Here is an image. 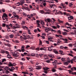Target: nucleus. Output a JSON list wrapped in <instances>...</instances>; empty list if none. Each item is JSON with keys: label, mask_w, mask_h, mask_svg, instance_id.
Wrapping results in <instances>:
<instances>
[{"label": "nucleus", "mask_w": 76, "mask_h": 76, "mask_svg": "<svg viewBox=\"0 0 76 76\" xmlns=\"http://www.w3.org/2000/svg\"><path fill=\"white\" fill-rule=\"evenodd\" d=\"M52 28H53V29H57V27H56L55 26H52Z\"/></svg>", "instance_id": "nucleus-58"}, {"label": "nucleus", "mask_w": 76, "mask_h": 76, "mask_svg": "<svg viewBox=\"0 0 76 76\" xmlns=\"http://www.w3.org/2000/svg\"><path fill=\"white\" fill-rule=\"evenodd\" d=\"M43 69L45 70L44 72V73L47 74V70H48V69H50V68L47 67H45L43 68Z\"/></svg>", "instance_id": "nucleus-2"}, {"label": "nucleus", "mask_w": 76, "mask_h": 76, "mask_svg": "<svg viewBox=\"0 0 76 76\" xmlns=\"http://www.w3.org/2000/svg\"><path fill=\"white\" fill-rule=\"evenodd\" d=\"M52 7H53V9H56L57 8V6L55 4H53L52 5L51 8H52Z\"/></svg>", "instance_id": "nucleus-12"}, {"label": "nucleus", "mask_w": 76, "mask_h": 76, "mask_svg": "<svg viewBox=\"0 0 76 76\" xmlns=\"http://www.w3.org/2000/svg\"><path fill=\"white\" fill-rule=\"evenodd\" d=\"M16 4H17V6H19L20 5H22V4L20 3L19 2L16 3Z\"/></svg>", "instance_id": "nucleus-23"}, {"label": "nucleus", "mask_w": 76, "mask_h": 76, "mask_svg": "<svg viewBox=\"0 0 76 76\" xmlns=\"http://www.w3.org/2000/svg\"><path fill=\"white\" fill-rule=\"evenodd\" d=\"M73 4H72V3H70L69 4V7H71L72 6Z\"/></svg>", "instance_id": "nucleus-57"}, {"label": "nucleus", "mask_w": 76, "mask_h": 76, "mask_svg": "<svg viewBox=\"0 0 76 76\" xmlns=\"http://www.w3.org/2000/svg\"><path fill=\"white\" fill-rule=\"evenodd\" d=\"M66 28L67 29H68V30L69 31H70L71 30V28L70 27H66Z\"/></svg>", "instance_id": "nucleus-43"}, {"label": "nucleus", "mask_w": 76, "mask_h": 76, "mask_svg": "<svg viewBox=\"0 0 76 76\" xmlns=\"http://www.w3.org/2000/svg\"><path fill=\"white\" fill-rule=\"evenodd\" d=\"M60 48L61 49H63V48H64V47L63 46H61L60 47Z\"/></svg>", "instance_id": "nucleus-56"}, {"label": "nucleus", "mask_w": 76, "mask_h": 76, "mask_svg": "<svg viewBox=\"0 0 76 76\" xmlns=\"http://www.w3.org/2000/svg\"><path fill=\"white\" fill-rule=\"evenodd\" d=\"M52 20H53V23H54L55 22H56V20H55L54 18H52Z\"/></svg>", "instance_id": "nucleus-59"}, {"label": "nucleus", "mask_w": 76, "mask_h": 76, "mask_svg": "<svg viewBox=\"0 0 76 76\" xmlns=\"http://www.w3.org/2000/svg\"><path fill=\"white\" fill-rule=\"evenodd\" d=\"M57 33L58 34H61V31L60 30H58L57 31Z\"/></svg>", "instance_id": "nucleus-39"}, {"label": "nucleus", "mask_w": 76, "mask_h": 76, "mask_svg": "<svg viewBox=\"0 0 76 76\" xmlns=\"http://www.w3.org/2000/svg\"><path fill=\"white\" fill-rule=\"evenodd\" d=\"M22 35L23 37H26V34L25 33H24Z\"/></svg>", "instance_id": "nucleus-37"}, {"label": "nucleus", "mask_w": 76, "mask_h": 76, "mask_svg": "<svg viewBox=\"0 0 76 76\" xmlns=\"http://www.w3.org/2000/svg\"><path fill=\"white\" fill-rule=\"evenodd\" d=\"M53 13H55V15H57V14H58V13H57V11L56 9L54 10L53 11Z\"/></svg>", "instance_id": "nucleus-9"}, {"label": "nucleus", "mask_w": 76, "mask_h": 76, "mask_svg": "<svg viewBox=\"0 0 76 76\" xmlns=\"http://www.w3.org/2000/svg\"><path fill=\"white\" fill-rule=\"evenodd\" d=\"M69 47H72V46H73V44L72 43L69 44Z\"/></svg>", "instance_id": "nucleus-61"}, {"label": "nucleus", "mask_w": 76, "mask_h": 76, "mask_svg": "<svg viewBox=\"0 0 76 76\" xmlns=\"http://www.w3.org/2000/svg\"><path fill=\"white\" fill-rule=\"evenodd\" d=\"M71 35H76V32L75 30H74V32H70V33Z\"/></svg>", "instance_id": "nucleus-17"}, {"label": "nucleus", "mask_w": 76, "mask_h": 76, "mask_svg": "<svg viewBox=\"0 0 76 76\" xmlns=\"http://www.w3.org/2000/svg\"><path fill=\"white\" fill-rule=\"evenodd\" d=\"M53 39V37H48V40H50V39Z\"/></svg>", "instance_id": "nucleus-32"}, {"label": "nucleus", "mask_w": 76, "mask_h": 76, "mask_svg": "<svg viewBox=\"0 0 76 76\" xmlns=\"http://www.w3.org/2000/svg\"><path fill=\"white\" fill-rule=\"evenodd\" d=\"M45 31L46 32H48V31H50V28L48 27H46V29H45Z\"/></svg>", "instance_id": "nucleus-15"}, {"label": "nucleus", "mask_w": 76, "mask_h": 76, "mask_svg": "<svg viewBox=\"0 0 76 76\" xmlns=\"http://www.w3.org/2000/svg\"><path fill=\"white\" fill-rule=\"evenodd\" d=\"M4 61H6V59L5 58H4L2 59V61L1 62L2 63H3V62H4Z\"/></svg>", "instance_id": "nucleus-30"}, {"label": "nucleus", "mask_w": 76, "mask_h": 76, "mask_svg": "<svg viewBox=\"0 0 76 76\" xmlns=\"http://www.w3.org/2000/svg\"><path fill=\"white\" fill-rule=\"evenodd\" d=\"M31 56L32 57H35V54L33 53H31Z\"/></svg>", "instance_id": "nucleus-38"}, {"label": "nucleus", "mask_w": 76, "mask_h": 76, "mask_svg": "<svg viewBox=\"0 0 76 76\" xmlns=\"http://www.w3.org/2000/svg\"><path fill=\"white\" fill-rule=\"evenodd\" d=\"M40 13H42V14H43V13H44V11L42 10H41L40 11Z\"/></svg>", "instance_id": "nucleus-49"}, {"label": "nucleus", "mask_w": 76, "mask_h": 76, "mask_svg": "<svg viewBox=\"0 0 76 76\" xmlns=\"http://www.w3.org/2000/svg\"><path fill=\"white\" fill-rule=\"evenodd\" d=\"M55 36L56 37H62L61 35H58L57 34H56Z\"/></svg>", "instance_id": "nucleus-35"}, {"label": "nucleus", "mask_w": 76, "mask_h": 76, "mask_svg": "<svg viewBox=\"0 0 76 76\" xmlns=\"http://www.w3.org/2000/svg\"><path fill=\"white\" fill-rule=\"evenodd\" d=\"M12 64V66H14L16 65V63H13Z\"/></svg>", "instance_id": "nucleus-63"}, {"label": "nucleus", "mask_w": 76, "mask_h": 76, "mask_svg": "<svg viewBox=\"0 0 76 76\" xmlns=\"http://www.w3.org/2000/svg\"><path fill=\"white\" fill-rule=\"evenodd\" d=\"M66 62H64V64L65 65H67L70 62V61L67 59L66 60Z\"/></svg>", "instance_id": "nucleus-3"}, {"label": "nucleus", "mask_w": 76, "mask_h": 76, "mask_svg": "<svg viewBox=\"0 0 76 76\" xmlns=\"http://www.w3.org/2000/svg\"><path fill=\"white\" fill-rule=\"evenodd\" d=\"M66 25H68V26H72V25H71V24H69L68 23H66Z\"/></svg>", "instance_id": "nucleus-47"}, {"label": "nucleus", "mask_w": 76, "mask_h": 76, "mask_svg": "<svg viewBox=\"0 0 76 76\" xmlns=\"http://www.w3.org/2000/svg\"><path fill=\"white\" fill-rule=\"evenodd\" d=\"M7 57L8 58H12V57H11V56H10V55L9 54L7 55Z\"/></svg>", "instance_id": "nucleus-27"}, {"label": "nucleus", "mask_w": 76, "mask_h": 76, "mask_svg": "<svg viewBox=\"0 0 76 76\" xmlns=\"http://www.w3.org/2000/svg\"><path fill=\"white\" fill-rule=\"evenodd\" d=\"M2 19H3L4 20H5V21H8V18L7 17H2Z\"/></svg>", "instance_id": "nucleus-13"}, {"label": "nucleus", "mask_w": 76, "mask_h": 76, "mask_svg": "<svg viewBox=\"0 0 76 76\" xmlns=\"http://www.w3.org/2000/svg\"><path fill=\"white\" fill-rule=\"evenodd\" d=\"M27 1V3H31V1Z\"/></svg>", "instance_id": "nucleus-55"}, {"label": "nucleus", "mask_w": 76, "mask_h": 76, "mask_svg": "<svg viewBox=\"0 0 76 76\" xmlns=\"http://www.w3.org/2000/svg\"><path fill=\"white\" fill-rule=\"evenodd\" d=\"M21 12H22V10H20V9H17L16 10V13H20Z\"/></svg>", "instance_id": "nucleus-6"}, {"label": "nucleus", "mask_w": 76, "mask_h": 76, "mask_svg": "<svg viewBox=\"0 0 76 76\" xmlns=\"http://www.w3.org/2000/svg\"><path fill=\"white\" fill-rule=\"evenodd\" d=\"M30 47V46L29 45H27L26 47V48H29Z\"/></svg>", "instance_id": "nucleus-62"}, {"label": "nucleus", "mask_w": 76, "mask_h": 76, "mask_svg": "<svg viewBox=\"0 0 76 76\" xmlns=\"http://www.w3.org/2000/svg\"><path fill=\"white\" fill-rule=\"evenodd\" d=\"M20 2L21 3V4H23V3L25 2V0H21L20 1Z\"/></svg>", "instance_id": "nucleus-33"}, {"label": "nucleus", "mask_w": 76, "mask_h": 76, "mask_svg": "<svg viewBox=\"0 0 76 76\" xmlns=\"http://www.w3.org/2000/svg\"><path fill=\"white\" fill-rule=\"evenodd\" d=\"M53 51L55 54H58V52H57V51L56 49H54L53 50Z\"/></svg>", "instance_id": "nucleus-22"}, {"label": "nucleus", "mask_w": 76, "mask_h": 76, "mask_svg": "<svg viewBox=\"0 0 76 76\" xmlns=\"http://www.w3.org/2000/svg\"><path fill=\"white\" fill-rule=\"evenodd\" d=\"M8 16H7V15L5 14V13H4L3 15V16H2L3 17H7Z\"/></svg>", "instance_id": "nucleus-25"}, {"label": "nucleus", "mask_w": 76, "mask_h": 76, "mask_svg": "<svg viewBox=\"0 0 76 76\" xmlns=\"http://www.w3.org/2000/svg\"><path fill=\"white\" fill-rule=\"evenodd\" d=\"M23 15L24 16H26L27 15V14L24 12H23Z\"/></svg>", "instance_id": "nucleus-46"}, {"label": "nucleus", "mask_w": 76, "mask_h": 76, "mask_svg": "<svg viewBox=\"0 0 76 76\" xmlns=\"http://www.w3.org/2000/svg\"><path fill=\"white\" fill-rule=\"evenodd\" d=\"M63 31H66V32H69V31H68V30L65 29H63Z\"/></svg>", "instance_id": "nucleus-60"}, {"label": "nucleus", "mask_w": 76, "mask_h": 76, "mask_svg": "<svg viewBox=\"0 0 76 76\" xmlns=\"http://www.w3.org/2000/svg\"><path fill=\"white\" fill-rule=\"evenodd\" d=\"M45 48H45V47L41 48H40V50H41L42 51V50H46Z\"/></svg>", "instance_id": "nucleus-20"}, {"label": "nucleus", "mask_w": 76, "mask_h": 76, "mask_svg": "<svg viewBox=\"0 0 76 76\" xmlns=\"http://www.w3.org/2000/svg\"><path fill=\"white\" fill-rule=\"evenodd\" d=\"M28 34H30V35H31V31L30 30H28Z\"/></svg>", "instance_id": "nucleus-45"}, {"label": "nucleus", "mask_w": 76, "mask_h": 76, "mask_svg": "<svg viewBox=\"0 0 76 76\" xmlns=\"http://www.w3.org/2000/svg\"><path fill=\"white\" fill-rule=\"evenodd\" d=\"M36 22H37V24H39V23H40V21L39 20H37Z\"/></svg>", "instance_id": "nucleus-52"}, {"label": "nucleus", "mask_w": 76, "mask_h": 76, "mask_svg": "<svg viewBox=\"0 0 76 76\" xmlns=\"http://www.w3.org/2000/svg\"><path fill=\"white\" fill-rule=\"evenodd\" d=\"M53 46H52L51 47H49L48 48V50L49 51H51L52 50H53Z\"/></svg>", "instance_id": "nucleus-10"}, {"label": "nucleus", "mask_w": 76, "mask_h": 76, "mask_svg": "<svg viewBox=\"0 0 76 76\" xmlns=\"http://www.w3.org/2000/svg\"><path fill=\"white\" fill-rule=\"evenodd\" d=\"M22 73H23V74H24V75H23V76H26V75L25 74H29L28 73L26 72H22Z\"/></svg>", "instance_id": "nucleus-19"}, {"label": "nucleus", "mask_w": 76, "mask_h": 76, "mask_svg": "<svg viewBox=\"0 0 76 76\" xmlns=\"http://www.w3.org/2000/svg\"><path fill=\"white\" fill-rule=\"evenodd\" d=\"M55 63V64H58V62H57V60H56L54 61L53 62H52V63Z\"/></svg>", "instance_id": "nucleus-29"}, {"label": "nucleus", "mask_w": 76, "mask_h": 76, "mask_svg": "<svg viewBox=\"0 0 76 76\" xmlns=\"http://www.w3.org/2000/svg\"><path fill=\"white\" fill-rule=\"evenodd\" d=\"M25 21H23L21 25H25Z\"/></svg>", "instance_id": "nucleus-51"}, {"label": "nucleus", "mask_w": 76, "mask_h": 76, "mask_svg": "<svg viewBox=\"0 0 76 76\" xmlns=\"http://www.w3.org/2000/svg\"><path fill=\"white\" fill-rule=\"evenodd\" d=\"M22 28H23V29H24L26 28H26H28L27 27H26V26H23L22 27Z\"/></svg>", "instance_id": "nucleus-41"}, {"label": "nucleus", "mask_w": 76, "mask_h": 76, "mask_svg": "<svg viewBox=\"0 0 76 76\" xmlns=\"http://www.w3.org/2000/svg\"><path fill=\"white\" fill-rule=\"evenodd\" d=\"M72 60H76V56H74V57L73 58V59H72Z\"/></svg>", "instance_id": "nucleus-53"}, {"label": "nucleus", "mask_w": 76, "mask_h": 76, "mask_svg": "<svg viewBox=\"0 0 76 76\" xmlns=\"http://www.w3.org/2000/svg\"><path fill=\"white\" fill-rule=\"evenodd\" d=\"M68 18L69 20H71L72 19H73V16H70L69 17H68Z\"/></svg>", "instance_id": "nucleus-11"}, {"label": "nucleus", "mask_w": 76, "mask_h": 76, "mask_svg": "<svg viewBox=\"0 0 76 76\" xmlns=\"http://www.w3.org/2000/svg\"><path fill=\"white\" fill-rule=\"evenodd\" d=\"M36 67H37L36 68V69H37V70H39V69H41V66H37Z\"/></svg>", "instance_id": "nucleus-16"}, {"label": "nucleus", "mask_w": 76, "mask_h": 76, "mask_svg": "<svg viewBox=\"0 0 76 76\" xmlns=\"http://www.w3.org/2000/svg\"><path fill=\"white\" fill-rule=\"evenodd\" d=\"M13 56L14 57H19V53L16 51H15L13 54Z\"/></svg>", "instance_id": "nucleus-1"}, {"label": "nucleus", "mask_w": 76, "mask_h": 76, "mask_svg": "<svg viewBox=\"0 0 76 76\" xmlns=\"http://www.w3.org/2000/svg\"><path fill=\"white\" fill-rule=\"evenodd\" d=\"M5 70H10V71L11 72L12 71V69L10 68H8V67H7V66H6L5 67Z\"/></svg>", "instance_id": "nucleus-14"}, {"label": "nucleus", "mask_w": 76, "mask_h": 76, "mask_svg": "<svg viewBox=\"0 0 76 76\" xmlns=\"http://www.w3.org/2000/svg\"><path fill=\"white\" fill-rule=\"evenodd\" d=\"M14 36V35L13 34H11L10 35V37L11 38H13Z\"/></svg>", "instance_id": "nucleus-42"}, {"label": "nucleus", "mask_w": 76, "mask_h": 76, "mask_svg": "<svg viewBox=\"0 0 76 76\" xmlns=\"http://www.w3.org/2000/svg\"><path fill=\"white\" fill-rule=\"evenodd\" d=\"M48 56H49V57H51L52 58H54V55H53L52 54H49L48 55Z\"/></svg>", "instance_id": "nucleus-18"}, {"label": "nucleus", "mask_w": 76, "mask_h": 76, "mask_svg": "<svg viewBox=\"0 0 76 76\" xmlns=\"http://www.w3.org/2000/svg\"><path fill=\"white\" fill-rule=\"evenodd\" d=\"M8 66H9V67L13 66L12 64L11 63V62H9V63L8 64Z\"/></svg>", "instance_id": "nucleus-34"}, {"label": "nucleus", "mask_w": 76, "mask_h": 76, "mask_svg": "<svg viewBox=\"0 0 76 76\" xmlns=\"http://www.w3.org/2000/svg\"><path fill=\"white\" fill-rule=\"evenodd\" d=\"M62 34L63 35H67V33L66 32H62Z\"/></svg>", "instance_id": "nucleus-26"}, {"label": "nucleus", "mask_w": 76, "mask_h": 76, "mask_svg": "<svg viewBox=\"0 0 76 76\" xmlns=\"http://www.w3.org/2000/svg\"><path fill=\"white\" fill-rule=\"evenodd\" d=\"M54 68H56V67H54L52 68V71L53 72H56V69H54Z\"/></svg>", "instance_id": "nucleus-31"}, {"label": "nucleus", "mask_w": 76, "mask_h": 76, "mask_svg": "<svg viewBox=\"0 0 76 76\" xmlns=\"http://www.w3.org/2000/svg\"><path fill=\"white\" fill-rule=\"evenodd\" d=\"M44 59L45 60H47V59H48V57H47V56L46 55H44Z\"/></svg>", "instance_id": "nucleus-28"}, {"label": "nucleus", "mask_w": 76, "mask_h": 76, "mask_svg": "<svg viewBox=\"0 0 76 76\" xmlns=\"http://www.w3.org/2000/svg\"><path fill=\"white\" fill-rule=\"evenodd\" d=\"M48 0H45V1H46V2H49V3L50 4L53 3H54L53 2V1H54V0H50L49 1H48Z\"/></svg>", "instance_id": "nucleus-7"}, {"label": "nucleus", "mask_w": 76, "mask_h": 76, "mask_svg": "<svg viewBox=\"0 0 76 76\" xmlns=\"http://www.w3.org/2000/svg\"><path fill=\"white\" fill-rule=\"evenodd\" d=\"M58 21L60 23H63L64 22L63 21L60 20L59 19H58Z\"/></svg>", "instance_id": "nucleus-24"}, {"label": "nucleus", "mask_w": 76, "mask_h": 76, "mask_svg": "<svg viewBox=\"0 0 76 76\" xmlns=\"http://www.w3.org/2000/svg\"><path fill=\"white\" fill-rule=\"evenodd\" d=\"M25 47L24 46H22V47L21 48V50L22 52H24V51H25V50L24 49Z\"/></svg>", "instance_id": "nucleus-8"}, {"label": "nucleus", "mask_w": 76, "mask_h": 76, "mask_svg": "<svg viewBox=\"0 0 76 76\" xmlns=\"http://www.w3.org/2000/svg\"><path fill=\"white\" fill-rule=\"evenodd\" d=\"M6 53V54H9V52L7 51H5V53Z\"/></svg>", "instance_id": "nucleus-48"}, {"label": "nucleus", "mask_w": 76, "mask_h": 76, "mask_svg": "<svg viewBox=\"0 0 76 76\" xmlns=\"http://www.w3.org/2000/svg\"><path fill=\"white\" fill-rule=\"evenodd\" d=\"M28 69H29V70L30 72H32L33 70H34V69H33V68L31 67V66H28Z\"/></svg>", "instance_id": "nucleus-5"}, {"label": "nucleus", "mask_w": 76, "mask_h": 76, "mask_svg": "<svg viewBox=\"0 0 76 76\" xmlns=\"http://www.w3.org/2000/svg\"><path fill=\"white\" fill-rule=\"evenodd\" d=\"M61 61H66V60H66V58H61Z\"/></svg>", "instance_id": "nucleus-21"}, {"label": "nucleus", "mask_w": 76, "mask_h": 76, "mask_svg": "<svg viewBox=\"0 0 76 76\" xmlns=\"http://www.w3.org/2000/svg\"><path fill=\"white\" fill-rule=\"evenodd\" d=\"M45 42H46V43H47V44H49V42H48V41L45 40Z\"/></svg>", "instance_id": "nucleus-64"}, {"label": "nucleus", "mask_w": 76, "mask_h": 76, "mask_svg": "<svg viewBox=\"0 0 76 76\" xmlns=\"http://www.w3.org/2000/svg\"><path fill=\"white\" fill-rule=\"evenodd\" d=\"M41 24H42V25H45V23H44V22H43V21H42L41 23Z\"/></svg>", "instance_id": "nucleus-54"}, {"label": "nucleus", "mask_w": 76, "mask_h": 76, "mask_svg": "<svg viewBox=\"0 0 76 76\" xmlns=\"http://www.w3.org/2000/svg\"><path fill=\"white\" fill-rule=\"evenodd\" d=\"M45 11H46V12H49V11H50V10H49L48 9H45Z\"/></svg>", "instance_id": "nucleus-50"}, {"label": "nucleus", "mask_w": 76, "mask_h": 76, "mask_svg": "<svg viewBox=\"0 0 76 76\" xmlns=\"http://www.w3.org/2000/svg\"><path fill=\"white\" fill-rule=\"evenodd\" d=\"M13 27V29H16V28H19V27H18V26H14Z\"/></svg>", "instance_id": "nucleus-40"}, {"label": "nucleus", "mask_w": 76, "mask_h": 76, "mask_svg": "<svg viewBox=\"0 0 76 76\" xmlns=\"http://www.w3.org/2000/svg\"><path fill=\"white\" fill-rule=\"evenodd\" d=\"M5 51H4V50H1L0 52V53H2L4 54V53Z\"/></svg>", "instance_id": "nucleus-36"}, {"label": "nucleus", "mask_w": 76, "mask_h": 76, "mask_svg": "<svg viewBox=\"0 0 76 76\" xmlns=\"http://www.w3.org/2000/svg\"><path fill=\"white\" fill-rule=\"evenodd\" d=\"M45 22L48 21V22H52V20L50 18H47L45 20Z\"/></svg>", "instance_id": "nucleus-4"}, {"label": "nucleus", "mask_w": 76, "mask_h": 76, "mask_svg": "<svg viewBox=\"0 0 76 76\" xmlns=\"http://www.w3.org/2000/svg\"><path fill=\"white\" fill-rule=\"evenodd\" d=\"M14 18L16 19V18H19V16H18V15H14Z\"/></svg>", "instance_id": "nucleus-44"}]
</instances>
